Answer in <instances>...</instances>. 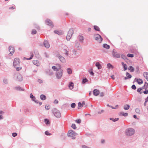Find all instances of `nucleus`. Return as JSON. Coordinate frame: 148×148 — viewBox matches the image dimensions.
Here are the masks:
<instances>
[{"label": "nucleus", "instance_id": "nucleus-1", "mask_svg": "<svg viewBox=\"0 0 148 148\" xmlns=\"http://www.w3.org/2000/svg\"><path fill=\"white\" fill-rule=\"evenodd\" d=\"M134 132L135 131L134 129L130 128L126 130L125 134L127 136H130L133 135Z\"/></svg>", "mask_w": 148, "mask_h": 148}, {"label": "nucleus", "instance_id": "nucleus-2", "mask_svg": "<svg viewBox=\"0 0 148 148\" xmlns=\"http://www.w3.org/2000/svg\"><path fill=\"white\" fill-rule=\"evenodd\" d=\"M77 135V134L72 130H70L68 132V136L73 139H75V136Z\"/></svg>", "mask_w": 148, "mask_h": 148}, {"label": "nucleus", "instance_id": "nucleus-3", "mask_svg": "<svg viewBox=\"0 0 148 148\" xmlns=\"http://www.w3.org/2000/svg\"><path fill=\"white\" fill-rule=\"evenodd\" d=\"M53 113L54 115L58 118H60L61 116V114L59 111L56 108L53 110Z\"/></svg>", "mask_w": 148, "mask_h": 148}, {"label": "nucleus", "instance_id": "nucleus-4", "mask_svg": "<svg viewBox=\"0 0 148 148\" xmlns=\"http://www.w3.org/2000/svg\"><path fill=\"white\" fill-rule=\"evenodd\" d=\"M94 37L95 40L100 43L102 41L103 39L101 36L98 34H95L94 35Z\"/></svg>", "mask_w": 148, "mask_h": 148}, {"label": "nucleus", "instance_id": "nucleus-5", "mask_svg": "<svg viewBox=\"0 0 148 148\" xmlns=\"http://www.w3.org/2000/svg\"><path fill=\"white\" fill-rule=\"evenodd\" d=\"M73 33V31L72 29L69 30L66 36V38L67 40H70Z\"/></svg>", "mask_w": 148, "mask_h": 148}, {"label": "nucleus", "instance_id": "nucleus-6", "mask_svg": "<svg viewBox=\"0 0 148 148\" xmlns=\"http://www.w3.org/2000/svg\"><path fill=\"white\" fill-rule=\"evenodd\" d=\"M61 66L59 64H57L56 66L52 67V69L54 71H59L60 70H62L61 69Z\"/></svg>", "mask_w": 148, "mask_h": 148}, {"label": "nucleus", "instance_id": "nucleus-7", "mask_svg": "<svg viewBox=\"0 0 148 148\" xmlns=\"http://www.w3.org/2000/svg\"><path fill=\"white\" fill-rule=\"evenodd\" d=\"M19 59L18 58H16L14 59L13 62V65L14 66H18L20 63Z\"/></svg>", "mask_w": 148, "mask_h": 148}, {"label": "nucleus", "instance_id": "nucleus-8", "mask_svg": "<svg viewBox=\"0 0 148 148\" xmlns=\"http://www.w3.org/2000/svg\"><path fill=\"white\" fill-rule=\"evenodd\" d=\"M9 51L10 52V53L9 54V56H12L14 52V47L12 46H10L9 48Z\"/></svg>", "mask_w": 148, "mask_h": 148}, {"label": "nucleus", "instance_id": "nucleus-9", "mask_svg": "<svg viewBox=\"0 0 148 148\" xmlns=\"http://www.w3.org/2000/svg\"><path fill=\"white\" fill-rule=\"evenodd\" d=\"M63 74V70H60V71L57 72L56 73V76L57 78L59 79L61 78L62 77Z\"/></svg>", "mask_w": 148, "mask_h": 148}, {"label": "nucleus", "instance_id": "nucleus-10", "mask_svg": "<svg viewBox=\"0 0 148 148\" xmlns=\"http://www.w3.org/2000/svg\"><path fill=\"white\" fill-rule=\"evenodd\" d=\"M46 23L48 25L51 26L52 27H53V24L51 21L49 19H47L45 21Z\"/></svg>", "mask_w": 148, "mask_h": 148}, {"label": "nucleus", "instance_id": "nucleus-11", "mask_svg": "<svg viewBox=\"0 0 148 148\" xmlns=\"http://www.w3.org/2000/svg\"><path fill=\"white\" fill-rule=\"evenodd\" d=\"M112 55L114 57L116 58H119L120 57V55L118 54L115 51L114 49L112 51Z\"/></svg>", "mask_w": 148, "mask_h": 148}, {"label": "nucleus", "instance_id": "nucleus-12", "mask_svg": "<svg viewBox=\"0 0 148 148\" xmlns=\"http://www.w3.org/2000/svg\"><path fill=\"white\" fill-rule=\"evenodd\" d=\"M44 44L45 47L46 48H49L50 47V45L48 42L47 40L44 41Z\"/></svg>", "mask_w": 148, "mask_h": 148}, {"label": "nucleus", "instance_id": "nucleus-13", "mask_svg": "<svg viewBox=\"0 0 148 148\" xmlns=\"http://www.w3.org/2000/svg\"><path fill=\"white\" fill-rule=\"evenodd\" d=\"M99 93V91L97 89H95L93 91V94L94 95L97 96Z\"/></svg>", "mask_w": 148, "mask_h": 148}, {"label": "nucleus", "instance_id": "nucleus-14", "mask_svg": "<svg viewBox=\"0 0 148 148\" xmlns=\"http://www.w3.org/2000/svg\"><path fill=\"white\" fill-rule=\"evenodd\" d=\"M54 33L57 34L59 35H61L62 34V32L59 30H56L54 31Z\"/></svg>", "mask_w": 148, "mask_h": 148}, {"label": "nucleus", "instance_id": "nucleus-15", "mask_svg": "<svg viewBox=\"0 0 148 148\" xmlns=\"http://www.w3.org/2000/svg\"><path fill=\"white\" fill-rule=\"evenodd\" d=\"M143 75L146 80L148 81V73L145 72L143 73Z\"/></svg>", "mask_w": 148, "mask_h": 148}, {"label": "nucleus", "instance_id": "nucleus-16", "mask_svg": "<svg viewBox=\"0 0 148 148\" xmlns=\"http://www.w3.org/2000/svg\"><path fill=\"white\" fill-rule=\"evenodd\" d=\"M33 63L36 66H38L40 65V63L37 60H34L33 61Z\"/></svg>", "mask_w": 148, "mask_h": 148}, {"label": "nucleus", "instance_id": "nucleus-17", "mask_svg": "<svg viewBox=\"0 0 148 148\" xmlns=\"http://www.w3.org/2000/svg\"><path fill=\"white\" fill-rule=\"evenodd\" d=\"M95 65L97 67L98 69H100L102 68L101 65L99 62H96Z\"/></svg>", "mask_w": 148, "mask_h": 148}, {"label": "nucleus", "instance_id": "nucleus-18", "mask_svg": "<svg viewBox=\"0 0 148 148\" xmlns=\"http://www.w3.org/2000/svg\"><path fill=\"white\" fill-rule=\"evenodd\" d=\"M69 86L70 89H72L73 88L74 86V84L72 82H70Z\"/></svg>", "mask_w": 148, "mask_h": 148}, {"label": "nucleus", "instance_id": "nucleus-19", "mask_svg": "<svg viewBox=\"0 0 148 148\" xmlns=\"http://www.w3.org/2000/svg\"><path fill=\"white\" fill-rule=\"evenodd\" d=\"M78 38L79 41L81 42H82L84 40L83 36H78Z\"/></svg>", "mask_w": 148, "mask_h": 148}, {"label": "nucleus", "instance_id": "nucleus-20", "mask_svg": "<svg viewBox=\"0 0 148 148\" xmlns=\"http://www.w3.org/2000/svg\"><path fill=\"white\" fill-rule=\"evenodd\" d=\"M130 106L129 105L126 104L124 106V109L125 110H128Z\"/></svg>", "mask_w": 148, "mask_h": 148}, {"label": "nucleus", "instance_id": "nucleus-21", "mask_svg": "<svg viewBox=\"0 0 148 148\" xmlns=\"http://www.w3.org/2000/svg\"><path fill=\"white\" fill-rule=\"evenodd\" d=\"M40 98L42 100H44L46 99V97L45 95H40Z\"/></svg>", "mask_w": 148, "mask_h": 148}, {"label": "nucleus", "instance_id": "nucleus-22", "mask_svg": "<svg viewBox=\"0 0 148 148\" xmlns=\"http://www.w3.org/2000/svg\"><path fill=\"white\" fill-rule=\"evenodd\" d=\"M59 59L62 62L64 63L65 62V59L64 57L62 56H60V57Z\"/></svg>", "mask_w": 148, "mask_h": 148}, {"label": "nucleus", "instance_id": "nucleus-23", "mask_svg": "<svg viewBox=\"0 0 148 148\" xmlns=\"http://www.w3.org/2000/svg\"><path fill=\"white\" fill-rule=\"evenodd\" d=\"M120 114L121 115L123 116H127L128 115L127 113H124L123 112H121Z\"/></svg>", "mask_w": 148, "mask_h": 148}, {"label": "nucleus", "instance_id": "nucleus-24", "mask_svg": "<svg viewBox=\"0 0 148 148\" xmlns=\"http://www.w3.org/2000/svg\"><path fill=\"white\" fill-rule=\"evenodd\" d=\"M136 81L140 85L142 84L143 83V81L141 79H137Z\"/></svg>", "mask_w": 148, "mask_h": 148}, {"label": "nucleus", "instance_id": "nucleus-25", "mask_svg": "<svg viewBox=\"0 0 148 148\" xmlns=\"http://www.w3.org/2000/svg\"><path fill=\"white\" fill-rule=\"evenodd\" d=\"M128 69L132 72H133L134 71V68L131 66H130L128 68Z\"/></svg>", "mask_w": 148, "mask_h": 148}, {"label": "nucleus", "instance_id": "nucleus-26", "mask_svg": "<svg viewBox=\"0 0 148 148\" xmlns=\"http://www.w3.org/2000/svg\"><path fill=\"white\" fill-rule=\"evenodd\" d=\"M103 47L107 49H109L110 46L109 45H108L106 44H104L103 45Z\"/></svg>", "mask_w": 148, "mask_h": 148}, {"label": "nucleus", "instance_id": "nucleus-27", "mask_svg": "<svg viewBox=\"0 0 148 148\" xmlns=\"http://www.w3.org/2000/svg\"><path fill=\"white\" fill-rule=\"evenodd\" d=\"M94 29L96 31H99L100 30V29L99 27L96 25H95L94 26Z\"/></svg>", "mask_w": 148, "mask_h": 148}, {"label": "nucleus", "instance_id": "nucleus-28", "mask_svg": "<svg viewBox=\"0 0 148 148\" xmlns=\"http://www.w3.org/2000/svg\"><path fill=\"white\" fill-rule=\"evenodd\" d=\"M17 79L19 81H21L23 79L22 77L20 75H19L17 76Z\"/></svg>", "mask_w": 148, "mask_h": 148}, {"label": "nucleus", "instance_id": "nucleus-29", "mask_svg": "<svg viewBox=\"0 0 148 148\" xmlns=\"http://www.w3.org/2000/svg\"><path fill=\"white\" fill-rule=\"evenodd\" d=\"M67 73L69 74H71L72 73V71L70 68H68L67 69Z\"/></svg>", "mask_w": 148, "mask_h": 148}, {"label": "nucleus", "instance_id": "nucleus-30", "mask_svg": "<svg viewBox=\"0 0 148 148\" xmlns=\"http://www.w3.org/2000/svg\"><path fill=\"white\" fill-rule=\"evenodd\" d=\"M108 68V69H113V66L110 63H108L107 64Z\"/></svg>", "mask_w": 148, "mask_h": 148}, {"label": "nucleus", "instance_id": "nucleus-31", "mask_svg": "<svg viewBox=\"0 0 148 148\" xmlns=\"http://www.w3.org/2000/svg\"><path fill=\"white\" fill-rule=\"evenodd\" d=\"M122 64L123 66L124 70L125 71L127 69V66L126 64H124V63L123 62H122Z\"/></svg>", "mask_w": 148, "mask_h": 148}, {"label": "nucleus", "instance_id": "nucleus-32", "mask_svg": "<svg viewBox=\"0 0 148 148\" xmlns=\"http://www.w3.org/2000/svg\"><path fill=\"white\" fill-rule=\"evenodd\" d=\"M88 71L91 75H94V73L92 72V69H90Z\"/></svg>", "mask_w": 148, "mask_h": 148}, {"label": "nucleus", "instance_id": "nucleus-33", "mask_svg": "<svg viewBox=\"0 0 148 148\" xmlns=\"http://www.w3.org/2000/svg\"><path fill=\"white\" fill-rule=\"evenodd\" d=\"M126 75L127 77H128V78H130L132 77L131 75L128 73H126Z\"/></svg>", "mask_w": 148, "mask_h": 148}, {"label": "nucleus", "instance_id": "nucleus-34", "mask_svg": "<svg viewBox=\"0 0 148 148\" xmlns=\"http://www.w3.org/2000/svg\"><path fill=\"white\" fill-rule=\"evenodd\" d=\"M143 87H144V88L145 89L147 88H148V83L145 82Z\"/></svg>", "mask_w": 148, "mask_h": 148}, {"label": "nucleus", "instance_id": "nucleus-35", "mask_svg": "<svg viewBox=\"0 0 148 148\" xmlns=\"http://www.w3.org/2000/svg\"><path fill=\"white\" fill-rule=\"evenodd\" d=\"M110 120H112L113 121L115 122L118 121L119 120L118 118L114 119L113 118H111L110 119Z\"/></svg>", "mask_w": 148, "mask_h": 148}, {"label": "nucleus", "instance_id": "nucleus-36", "mask_svg": "<svg viewBox=\"0 0 148 148\" xmlns=\"http://www.w3.org/2000/svg\"><path fill=\"white\" fill-rule=\"evenodd\" d=\"M83 106L82 105V103H81L80 102H79L78 103V108L79 109L82 107Z\"/></svg>", "mask_w": 148, "mask_h": 148}, {"label": "nucleus", "instance_id": "nucleus-37", "mask_svg": "<svg viewBox=\"0 0 148 148\" xmlns=\"http://www.w3.org/2000/svg\"><path fill=\"white\" fill-rule=\"evenodd\" d=\"M71 127L73 129H76L77 128L76 125L75 124H73L72 125Z\"/></svg>", "mask_w": 148, "mask_h": 148}, {"label": "nucleus", "instance_id": "nucleus-38", "mask_svg": "<svg viewBox=\"0 0 148 148\" xmlns=\"http://www.w3.org/2000/svg\"><path fill=\"white\" fill-rule=\"evenodd\" d=\"M135 111L138 114H139L140 113V111L139 109L138 108H136L135 110Z\"/></svg>", "mask_w": 148, "mask_h": 148}, {"label": "nucleus", "instance_id": "nucleus-39", "mask_svg": "<svg viewBox=\"0 0 148 148\" xmlns=\"http://www.w3.org/2000/svg\"><path fill=\"white\" fill-rule=\"evenodd\" d=\"M127 56L128 57H131V58H132V57H134V55L133 54H130V53H128L127 54Z\"/></svg>", "mask_w": 148, "mask_h": 148}, {"label": "nucleus", "instance_id": "nucleus-40", "mask_svg": "<svg viewBox=\"0 0 148 148\" xmlns=\"http://www.w3.org/2000/svg\"><path fill=\"white\" fill-rule=\"evenodd\" d=\"M75 106L76 105L75 103H73L71 105V107L72 108H75Z\"/></svg>", "mask_w": 148, "mask_h": 148}, {"label": "nucleus", "instance_id": "nucleus-41", "mask_svg": "<svg viewBox=\"0 0 148 148\" xmlns=\"http://www.w3.org/2000/svg\"><path fill=\"white\" fill-rule=\"evenodd\" d=\"M107 106H110H110L109 105H107ZM110 107L112 109H116V108H118V105H116L115 107H112L111 106H110Z\"/></svg>", "mask_w": 148, "mask_h": 148}, {"label": "nucleus", "instance_id": "nucleus-42", "mask_svg": "<svg viewBox=\"0 0 148 148\" xmlns=\"http://www.w3.org/2000/svg\"><path fill=\"white\" fill-rule=\"evenodd\" d=\"M45 108L47 110H48L50 108V106L49 105H46L45 106Z\"/></svg>", "mask_w": 148, "mask_h": 148}, {"label": "nucleus", "instance_id": "nucleus-43", "mask_svg": "<svg viewBox=\"0 0 148 148\" xmlns=\"http://www.w3.org/2000/svg\"><path fill=\"white\" fill-rule=\"evenodd\" d=\"M88 81V80L86 78L83 79L82 81V83L84 84L86 82H87Z\"/></svg>", "mask_w": 148, "mask_h": 148}, {"label": "nucleus", "instance_id": "nucleus-44", "mask_svg": "<svg viewBox=\"0 0 148 148\" xmlns=\"http://www.w3.org/2000/svg\"><path fill=\"white\" fill-rule=\"evenodd\" d=\"M45 123L47 125L48 124H49V121L47 119H45Z\"/></svg>", "mask_w": 148, "mask_h": 148}, {"label": "nucleus", "instance_id": "nucleus-45", "mask_svg": "<svg viewBox=\"0 0 148 148\" xmlns=\"http://www.w3.org/2000/svg\"><path fill=\"white\" fill-rule=\"evenodd\" d=\"M36 33H37V31L36 30L33 29L32 30V33L33 34H35Z\"/></svg>", "mask_w": 148, "mask_h": 148}, {"label": "nucleus", "instance_id": "nucleus-46", "mask_svg": "<svg viewBox=\"0 0 148 148\" xmlns=\"http://www.w3.org/2000/svg\"><path fill=\"white\" fill-rule=\"evenodd\" d=\"M45 134L47 135H51V134L49 133L48 131H46L45 132Z\"/></svg>", "mask_w": 148, "mask_h": 148}, {"label": "nucleus", "instance_id": "nucleus-47", "mask_svg": "<svg viewBox=\"0 0 148 148\" xmlns=\"http://www.w3.org/2000/svg\"><path fill=\"white\" fill-rule=\"evenodd\" d=\"M33 56H34L33 54L32 53L31 55V56H30V58H27V59H27V60H31L32 59V58H33Z\"/></svg>", "mask_w": 148, "mask_h": 148}, {"label": "nucleus", "instance_id": "nucleus-48", "mask_svg": "<svg viewBox=\"0 0 148 148\" xmlns=\"http://www.w3.org/2000/svg\"><path fill=\"white\" fill-rule=\"evenodd\" d=\"M75 122L78 123H80L81 122V120L80 119H78L75 121Z\"/></svg>", "mask_w": 148, "mask_h": 148}, {"label": "nucleus", "instance_id": "nucleus-49", "mask_svg": "<svg viewBox=\"0 0 148 148\" xmlns=\"http://www.w3.org/2000/svg\"><path fill=\"white\" fill-rule=\"evenodd\" d=\"M142 90V89L141 88H139L138 89L137 91L138 92H139L140 94H141L142 92H140Z\"/></svg>", "mask_w": 148, "mask_h": 148}, {"label": "nucleus", "instance_id": "nucleus-50", "mask_svg": "<svg viewBox=\"0 0 148 148\" xmlns=\"http://www.w3.org/2000/svg\"><path fill=\"white\" fill-rule=\"evenodd\" d=\"M143 93L145 94H147L148 93V90L146 89H145V91L143 92Z\"/></svg>", "mask_w": 148, "mask_h": 148}, {"label": "nucleus", "instance_id": "nucleus-51", "mask_svg": "<svg viewBox=\"0 0 148 148\" xmlns=\"http://www.w3.org/2000/svg\"><path fill=\"white\" fill-rule=\"evenodd\" d=\"M132 89L134 90H135L136 89V87L134 85H133L132 86Z\"/></svg>", "mask_w": 148, "mask_h": 148}, {"label": "nucleus", "instance_id": "nucleus-52", "mask_svg": "<svg viewBox=\"0 0 148 148\" xmlns=\"http://www.w3.org/2000/svg\"><path fill=\"white\" fill-rule=\"evenodd\" d=\"M12 135L14 137H15L17 135V134L16 133H12Z\"/></svg>", "mask_w": 148, "mask_h": 148}, {"label": "nucleus", "instance_id": "nucleus-53", "mask_svg": "<svg viewBox=\"0 0 148 148\" xmlns=\"http://www.w3.org/2000/svg\"><path fill=\"white\" fill-rule=\"evenodd\" d=\"M58 103V100H56V99H55L54 101V103L55 104H57Z\"/></svg>", "mask_w": 148, "mask_h": 148}, {"label": "nucleus", "instance_id": "nucleus-54", "mask_svg": "<svg viewBox=\"0 0 148 148\" xmlns=\"http://www.w3.org/2000/svg\"><path fill=\"white\" fill-rule=\"evenodd\" d=\"M21 67H18L16 68V70L17 71H18L21 69Z\"/></svg>", "mask_w": 148, "mask_h": 148}, {"label": "nucleus", "instance_id": "nucleus-55", "mask_svg": "<svg viewBox=\"0 0 148 148\" xmlns=\"http://www.w3.org/2000/svg\"><path fill=\"white\" fill-rule=\"evenodd\" d=\"M30 97L32 99L34 98V97L33 96V95L32 93H31L30 95Z\"/></svg>", "mask_w": 148, "mask_h": 148}, {"label": "nucleus", "instance_id": "nucleus-56", "mask_svg": "<svg viewBox=\"0 0 148 148\" xmlns=\"http://www.w3.org/2000/svg\"><path fill=\"white\" fill-rule=\"evenodd\" d=\"M38 82L40 83H42V80H41V79H39L38 80Z\"/></svg>", "mask_w": 148, "mask_h": 148}, {"label": "nucleus", "instance_id": "nucleus-57", "mask_svg": "<svg viewBox=\"0 0 148 148\" xmlns=\"http://www.w3.org/2000/svg\"><path fill=\"white\" fill-rule=\"evenodd\" d=\"M10 9H15V7L14 6L11 7L9 8Z\"/></svg>", "mask_w": 148, "mask_h": 148}, {"label": "nucleus", "instance_id": "nucleus-58", "mask_svg": "<svg viewBox=\"0 0 148 148\" xmlns=\"http://www.w3.org/2000/svg\"><path fill=\"white\" fill-rule=\"evenodd\" d=\"M145 101H146V102L148 101V96L147 97V98L145 99Z\"/></svg>", "mask_w": 148, "mask_h": 148}, {"label": "nucleus", "instance_id": "nucleus-59", "mask_svg": "<svg viewBox=\"0 0 148 148\" xmlns=\"http://www.w3.org/2000/svg\"><path fill=\"white\" fill-rule=\"evenodd\" d=\"M82 105L83 106L84 105H85V101H83L82 103Z\"/></svg>", "mask_w": 148, "mask_h": 148}, {"label": "nucleus", "instance_id": "nucleus-60", "mask_svg": "<svg viewBox=\"0 0 148 148\" xmlns=\"http://www.w3.org/2000/svg\"><path fill=\"white\" fill-rule=\"evenodd\" d=\"M111 77H112V78L113 79H114L115 78V77H114V75H112L111 76Z\"/></svg>", "mask_w": 148, "mask_h": 148}, {"label": "nucleus", "instance_id": "nucleus-61", "mask_svg": "<svg viewBox=\"0 0 148 148\" xmlns=\"http://www.w3.org/2000/svg\"><path fill=\"white\" fill-rule=\"evenodd\" d=\"M133 117H134L135 118V119H136V118H137V116H136L135 115H134L133 116Z\"/></svg>", "mask_w": 148, "mask_h": 148}, {"label": "nucleus", "instance_id": "nucleus-62", "mask_svg": "<svg viewBox=\"0 0 148 148\" xmlns=\"http://www.w3.org/2000/svg\"><path fill=\"white\" fill-rule=\"evenodd\" d=\"M104 141H105L104 140H101V143H104Z\"/></svg>", "mask_w": 148, "mask_h": 148}, {"label": "nucleus", "instance_id": "nucleus-63", "mask_svg": "<svg viewBox=\"0 0 148 148\" xmlns=\"http://www.w3.org/2000/svg\"><path fill=\"white\" fill-rule=\"evenodd\" d=\"M3 117L1 115H0V119H2Z\"/></svg>", "mask_w": 148, "mask_h": 148}, {"label": "nucleus", "instance_id": "nucleus-64", "mask_svg": "<svg viewBox=\"0 0 148 148\" xmlns=\"http://www.w3.org/2000/svg\"><path fill=\"white\" fill-rule=\"evenodd\" d=\"M3 113V112L2 111H0V114H2Z\"/></svg>", "mask_w": 148, "mask_h": 148}]
</instances>
